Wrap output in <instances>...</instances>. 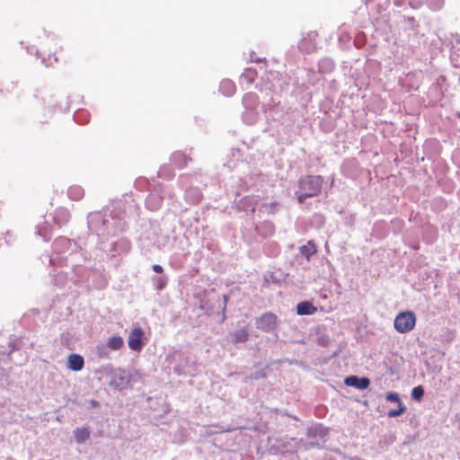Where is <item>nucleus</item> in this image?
Segmentation results:
<instances>
[{
    "mask_svg": "<svg viewBox=\"0 0 460 460\" xmlns=\"http://www.w3.org/2000/svg\"><path fill=\"white\" fill-rule=\"evenodd\" d=\"M87 226L89 231L100 238L116 235L125 230L124 213L109 209L91 212L87 216Z\"/></svg>",
    "mask_w": 460,
    "mask_h": 460,
    "instance_id": "nucleus-1",
    "label": "nucleus"
},
{
    "mask_svg": "<svg viewBox=\"0 0 460 460\" xmlns=\"http://www.w3.org/2000/svg\"><path fill=\"white\" fill-rule=\"evenodd\" d=\"M323 185V178L321 176L306 175L301 177L298 181V189L296 196L299 203H303L305 199L317 196Z\"/></svg>",
    "mask_w": 460,
    "mask_h": 460,
    "instance_id": "nucleus-2",
    "label": "nucleus"
},
{
    "mask_svg": "<svg viewBox=\"0 0 460 460\" xmlns=\"http://www.w3.org/2000/svg\"><path fill=\"white\" fill-rule=\"evenodd\" d=\"M77 245L75 242L70 239L61 236L55 240L53 243L54 253L49 258V262L54 265H61L63 263L62 259L65 258L59 257V255H66V253L71 254L73 252H75Z\"/></svg>",
    "mask_w": 460,
    "mask_h": 460,
    "instance_id": "nucleus-3",
    "label": "nucleus"
},
{
    "mask_svg": "<svg viewBox=\"0 0 460 460\" xmlns=\"http://www.w3.org/2000/svg\"><path fill=\"white\" fill-rule=\"evenodd\" d=\"M257 97L252 93L244 94L243 98V104L245 111L243 113V119L248 125L254 124L259 118V111L257 106Z\"/></svg>",
    "mask_w": 460,
    "mask_h": 460,
    "instance_id": "nucleus-4",
    "label": "nucleus"
},
{
    "mask_svg": "<svg viewBox=\"0 0 460 460\" xmlns=\"http://www.w3.org/2000/svg\"><path fill=\"white\" fill-rule=\"evenodd\" d=\"M416 324V315L412 311L400 312L394 318V327L399 333L411 332Z\"/></svg>",
    "mask_w": 460,
    "mask_h": 460,
    "instance_id": "nucleus-5",
    "label": "nucleus"
},
{
    "mask_svg": "<svg viewBox=\"0 0 460 460\" xmlns=\"http://www.w3.org/2000/svg\"><path fill=\"white\" fill-rule=\"evenodd\" d=\"M133 374L129 370L123 368L114 369L111 374L110 386L118 390H124L128 387L132 380Z\"/></svg>",
    "mask_w": 460,
    "mask_h": 460,
    "instance_id": "nucleus-6",
    "label": "nucleus"
},
{
    "mask_svg": "<svg viewBox=\"0 0 460 460\" xmlns=\"http://www.w3.org/2000/svg\"><path fill=\"white\" fill-rule=\"evenodd\" d=\"M256 327L263 332H269L275 329L277 316L272 313H265L256 319Z\"/></svg>",
    "mask_w": 460,
    "mask_h": 460,
    "instance_id": "nucleus-7",
    "label": "nucleus"
},
{
    "mask_svg": "<svg viewBox=\"0 0 460 460\" xmlns=\"http://www.w3.org/2000/svg\"><path fill=\"white\" fill-rule=\"evenodd\" d=\"M316 31H309L298 43L299 49L306 54L312 53L316 49Z\"/></svg>",
    "mask_w": 460,
    "mask_h": 460,
    "instance_id": "nucleus-8",
    "label": "nucleus"
},
{
    "mask_svg": "<svg viewBox=\"0 0 460 460\" xmlns=\"http://www.w3.org/2000/svg\"><path fill=\"white\" fill-rule=\"evenodd\" d=\"M143 336L144 332L141 328H134L128 335V344L129 349L134 351H140L144 345Z\"/></svg>",
    "mask_w": 460,
    "mask_h": 460,
    "instance_id": "nucleus-9",
    "label": "nucleus"
},
{
    "mask_svg": "<svg viewBox=\"0 0 460 460\" xmlns=\"http://www.w3.org/2000/svg\"><path fill=\"white\" fill-rule=\"evenodd\" d=\"M344 383L348 386H352L359 390H365L369 386L370 380L367 377L349 376L345 378Z\"/></svg>",
    "mask_w": 460,
    "mask_h": 460,
    "instance_id": "nucleus-10",
    "label": "nucleus"
},
{
    "mask_svg": "<svg viewBox=\"0 0 460 460\" xmlns=\"http://www.w3.org/2000/svg\"><path fill=\"white\" fill-rule=\"evenodd\" d=\"M84 365V358L79 354H70L67 359V367L72 371H80Z\"/></svg>",
    "mask_w": 460,
    "mask_h": 460,
    "instance_id": "nucleus-11",
    "label": "nucleus"
},
{
    "mask_svg": "<svg viewBox=\"0 0 460 460\" xmlns=\"http://www.w3.org/2000/svg\"><path fill=\"white\" fill-rule=\"evenodd\" d=\"M249 333L246 328H242L229 333V338L233 343L245 342L248 340Z\"/></svg>",
    "mask_w": 460,
    "mask_h": 460,
    "instance_id": "nucleus-12",
    "label": "nucleus"
},
{
    "mask_svg": "<svg viewBox=\"0 0 460 460\" xmlns=\"http://www.w3.org/2000/svg\"><path fill=\"white\" fill-rule=\"evenodd\" d=\"M73 433H74V437H75V441L78 444H83L87 439H89L91 431H90L89 427L84 426L82 428L75 429Z\"/></svg>",
    "mask_w": 460,
    "mask_h": 460,
    "instance_id": "nucleus-13",
    "label": "nucleus"
},
{
    "mask_svg": "<svg viewBox=\"0 0 460 460\" xmlns=\"http://www.w3.org/2000/svg\"><path fill=\"white\" fill-rule=\"evenodd\" d=\"M316 307L308 301L298 303L296 305V314L298 315H311L316 312Z\"/></svg>",
    "mask_w": 460,
    "mask_h": 460,
    "instance_id": "nucleus-14",
    "label": "nucleus"
},
{
    "mask_svg": "<svg viewBox=\"0 0 460 460\" xmlns=\"http://www.w3.org/2000/svg\"><path fill=\"white\" fill-rule=\"evenodd\" d=\"M163 197L159 196L155 193H151L146 201V207L150 210H156L158 209L162 205Z\"/></svg>",
    "mask_w": 460,
    "mask_h": 460,
    "instance_id": "nucleus-15",
    "label": "nucleus"
},
{
    "mask_svg": "<svg viewBox=\"0 0 460 460\" xmlns=\"http://www.w3.org/2000/svg\"><path fill=\"white\" fill-rule=\"evenodd\" d=\"M53 218L58 225H65L69 221L70 215L67 209L59 208L55 211Z\"/></svg>",
    "mask_w": 460,
    "mask_h": 460,
    "instance_id": "nucleus-16",
    "label": "nucleus"
},
{
    "mask_svg": "<svg viewBox=\"0 0 460 460\" xmlns=\"http://www.w3.org/2000/svg\"><path fill=\"white\" fill-rule=\"evenodd\" d=\"M219 91L226 96H232L235 92V85L231 80L225 79L220 83Z\"/></svg>",
    "mask_w": 460,
    "mask_h": 460,
    "instance_id": "nucleus-17",
    "label": "nucleus"
},
{
    "mask_svg": "<svg viewBox=\"0 0 460 460\" xmlns=\"http://www.w3.org/2000/svg\"><path fill=\"white\" fill-rule=\"evenodd\" d=\"M189 160L190 159L181 152H174L171 156V162L180 168L185 166Z\"/></svg>",
    "mask_w": 460,
    "mask_h": 460,
    "instance_id": "nucleus-18",
    "label": "nucleus"
},
{
    "mask_svg": "<svg viewBox=\"0 0 460 460\" xmlns=\"http://www.w3.org/2000/svg\"><path fill=\"white\" fill-rule=\"evenodd\" d=\"M319 71L323 74H328L334 68L333 61L329 58H322L318 63Z\"/></svg>",
    "mask_w": 460,
    "mask_h": 460,
    "instance_id": "nucleus-19",
    "label": "nucleus"
},
{
    "mask_svg": "<svg viewBox=\"0 0 460 460\" xmlns=\"http://www.w3.org/2000/svg\"><path fill=\"white\" fill-rule=\"evenodd\" d=\"M67 195L71 199L78 200L81 199L84 195V190L81 186L74 185L69 187Z\"/></svg>",
    "mask_w": 460,
    "mask_h": 460,
    "instance_id": "nucleus-20",
    "label": "nucleus"
},
{
    "mask_svg": "<svg viewBox=\"0 0 460 460\" xmlns=\"http://www.w3.org/2000/svg\"><path fill=\"white\" fill-rule=\"evenodd\" d=\"M152 282L155 289L161 291L166 287L168 283V277L166 275L155 276L152 278Z\"/></svg>",
    "mask_w": 460,
    "mask_h": 460,
    "instance_id": "nucleus-21",
    "label": "nucleus"
},
{
    "mask_svg": "<svg viewBox=\"0 0 460 460\" xmlns=\"http://www.w3.org/2000/svg\"><path fill=\"white\" fill-rule=\"evenodd\" d=\"M37 234L41 236L45 242L51 238L50 226L44 222L42 225L37 226Z\"/></svg>",
    "mask_w": 460,
    "mask_h": 460,
    "instance_id": "nucleus-22",
    "label": "nucleus"
},
{
    "mask_svg": "<svg viewBox=\"0 0 460 460\" xmlns=\"http://www.w3.org/2000/svg\"><path fill=\"white\" fill-rule=\"evenodd\" d=\"M316 247L315 245L309 241L305 245L301 246L300 252L307 259L309 260L310 257L316 252Z\"/></svg>",
    "mask_w": 460,
    "mask_h": 460,
    "instance_id": "nucleus-23",
    "label": "nucleus"
},
{
    "mask_svg": "<svg viewBox=\"0 0 460 460\" xmlns=\"http://www.w3.org/2000/svg\"><path fill=\"white\" fill-rule=\"evenodd\" d=\"M108 347L113 350H117V349H119L123 344H124V341H123V339L119 336H113L111 338L109 339L108 341Z\"/></svg>",
    "mask_w": 460,
    "mask_h": 460,
    "instance_id": "nucleus-24",
    "label": "nucleus"
},
{
    "mask_svg": "<svg viewBox=\"0 0 460 460\" xmlns=\"http://www.w3.org/2000/svg\"><path fill=\"white\" fill-rule=\"evenodd\" d=\"M89 113L86 111L79 110L75 112L74 119L78 124H84L88 120Z\"/></svg>",
    "mask_w": 460,
    "mask_h": 460,
    "instance_id": "nucleus-25",
    "label": "nucleus"
},
{
    "mask_svg": "<svg viewBox=\"0 0 460 460\" xmlns=\"http://www.w3.org/2000/svg\"><path fill=\"white\" fill-rule=\"evenodd\" d=\"M451 61L456 67H460V48H453L450 55Z\"/></svg>",
    "mask_w": 460,
    "mask_h": 460,
    "instance_id": "nucleus-26",
    "label": "nucleus"
},
{
    "mask_svg": "<svg viewBox=\"0 0 460 460\" xmlns=\"http://www.w3.org/2000/svg\"><path fill=\"white\" fill-rule=\"evenodd\" d=\"M424 396V389L421 385L415 386L411 390V397L413 400L420 402Z\"/></svg>",
    "mask_w": 460,
    "mask_h": 460,
    "instance_id": "nucleus-27",
    "label": "nucleus"
},
{
    "mask_svg": "<svg viewBox=\"0 0 460 460\" xmlns=\"http://www.w3.org/2000/svg\"><path fill=\"white\" fill-rule=\"evenodd\" d=\"M255 72L252 69H247L242 75L241 80L245 81L247 84H251L254 81Z\"/></svg>",
    "mask_w": 460,
    "mask_h": 460,
    "instance_id": "nucleus-28",
    "label": "nucleus"
},
{
    "mask_svg": "<svg viewBox=\"0 0 460 460\" xmlns=\"http://www.w3.org/2000/svg\"><path fill=\"white\" fill-rule=\"evenodd\" d=\"M406 411V407L402 403L399 404L398 409L391 410L388 411V416L391 418L402 415Z\"/></svg>",
    "mask_w": 460,
    "mask_h": 460,
    "instance_id": "nucleus-29",
    "label": "nucleus"
},
{
    "mask_svg": "<svg viewBox=\"0 0 460 460\" xmlns=\"http://www.w3.org/2000/svg\"><path fill=\"white\" fill-rule=\"evenodd\" d=\"M385 398L388 402H398L399 404L402 403L400 400V396L397 393L390 392L386 394Z\"/></svg>",
    "mask_w": 460,
    "mask_h": 460,
    "instance_id": "nucleus-30",
    "label": "nucleus"
},
{
    "mask_svg": "<svg viewBox=\"0 0 460 460\" xmlns=\"http://www.w3.org/2000/svg\"><path fill=\"white\" fill-rule=\"evenodd\" d=\"M190 193H193V197L190 199V202H193V203L198 202L200 198V194H199V190H187L186 191L187 199H190Z\"/></svg>",
    "mask_w": 460,
    "mask_h": 460,
    "instance_id": "nucleus-31",
    "label": "nucleus"
},
{
    "mask_svg": "<svg viewBox=\"0 0 460 460\" xmlns=\"http://www.w3.org/2000/svg\"><path fill=\"white\" fill-rule=\"evenodd\" d=\"M308 433L311 435L313 433L318 434L321 438L325 436V431L323 427H311L308 429Z\"/></svg>",
    "mask_w": 460,
    "mask_h": 460,
    "instance_id": "nucleus-32",
    "label": "nucleus"
},
{
    "mask_svg": "<svg viewBox=\"0 0 460 460\" xmlns=\"http://www.w3.org/2000/svg\"><path fill=\"white\" fill-rule=\"evenodd\" d=\"M444 0H429V4L433 10H438L442 7Z\"/></svg>",
    "mask_w": 460,
    "mask_h": 460,
    "instance_id": "nucleus-33",
    "label": "nucleus"
},
{
    "mask_svg": "<svg viewBox=\"0 0 460 460\" xmlns=\"http://www.w3.org/2000/svg\"><path fill=\"white\" fill-rule=\"evenodd\" d=\"M152 269L156 273H162L164 271L163 267L159 264H154Z\"/></svg>",
    "mask_w": 460,
    "mask_h": 460,
    "instance_id": "nucleus-34",
    "label": "nucleus"
},
{
    "mask_svg": "<svg viewBox=\"0 0 460 460\" xmlns=\"http://www.w3.org/2000/svg\"><path fill=\"white\" fill-rule=\"evenodd\" d=\"M174 372H175L177 375H179V376H180V375H183V374H186V373H187V372H186L183 368H181L180 366H178V367H174Z\"/></svg>",
    "mask_w": 460,
    "mask_h": 460,
    "instance_id": "nucleus-35",
    "label": "nucleus"
},
{
    "mask_svg": "<svg viewBox=\"0 0 460 460\" xmlns=\"http://www.w3.org/2000/svg\"><path fill=\"white\" fill-rule=\"evenodd\" d=\"M251 60H252V61H254V62H261V58H255V57H254V53H252V54L251 55Z\"/></svg>",
    "mask_w": 460,
    "mask_h": 460,
    "instance_id": "nucleus-36",
    "label": "nucleus"
},
{
    "mask_svg": "<svg viewBox=\"0 0 460 460\" xmlns=\"http://www.w3.org/2000/svg\"><path fill=\"white\" fill-rule=\"evenodd\" d=\"M454 37H455V39H456V41L458 44H460V35L456 34Z\"/></svg>",
    "mask_w": 460,
    "mask_h": 460,
    "instance_id": "nucleus-37",
    "label": "nucleus"
},
{
    "mask_svg": "<svg viewBox=\"0 0 460 460\" xmlns=\"http://www.w3.org/2000/svg\"><path fill=\"white\" fill-rule=\"evenodd\" d=\"M263 376H264V375H256V376H254V378H255V379H258L259 377H263Z\"/></svg>",
    "mask_w": 460,
    "mask_h": 460,
    "instance_id": "nucleus-38",
    "label": "nucleus"
},
{
    "mask_svg": "<svg viewBox=\"0 0 460 460\" xmlns=\"http://www.w3.org/2000/svg\"><path fill=\"white\" fill-rule=\"evenodd\" d=\"M164 169H161V170L159 171V172H158V173H159V175H161V176H162V174L164 173Z\"/></svg>",
    "mask_w": 460,
    "mask_h": 460,
    "instance_id": "nucleus-39",
    "label": "nucleus"
},
{
    "mask_svg": "<svg viewBox=\"0 0 460 460\" xmlns=\"http://www.w3.org/2000/svg\"><path fill=\"white\" fill-rule=\"evenodd\" d=\"M91 404H92L93 406H95V405H97V402H95V401H92V402H91Z\"/></svg>",
    "mask_w": 460,
    "mask_h": 460,
    "instance_id": "nucleus-40",
    "label": "nucleus"
},
{
    "mask_svg": "<svg viewBox=\"0 0 460 460\" xmlns=\"http://www.w3.org/2000/svg\"><path fill=\"white\" fill-rule=\"evenodd\" d=\"M42 63H44L46 66H49V64L47 63V61L45 60V58L42 60Z\"/></svg>",
    "mask_w": 460,
    "mask_h": 460,
    "instance_id": "nucleus-41",
    "label": "nucleus"
}]
</instances>
